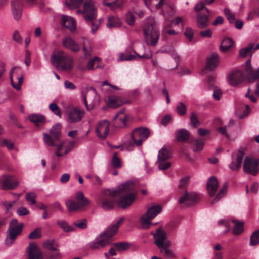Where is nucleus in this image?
<instances>
[{"label":"nucleus","instance_id":"obj_41","mask_svg":"<svg viewBox=\"0 0 259 259\" xmlns=\"http://www.w3.org/2000/svg\"><path fill=\"white\" fill-rule=\"evenodd\" d=\"M164 0H160L158 3L153 2V0H145V4L149 8L160 9L163 5Z\"/></svg>","mask_w":259,"mask_h":259},{"label":"nucleus","instance_id":"obj_30","mask_svg":"<svg viewBox=\"0 0 259 259\" xmlns=\"http://www.w3.org/2000/svg\"><path fill=\"white\" fill-rule=\"evenodd\" d=\"M196 18L198 27L204 28L207 26L208 20L207 15L202 13H199L197 15Z\"/></svg>","mask_w":259,"mask_h":259},{"label":"nucleus","instance_id":"obj_59","mask_svg":"<svg viewBox=\"0 0 259 259\" xmlns=\"http://www.w3.org/2000/svg\"><path fill=\"white\" fill-rule=\"evenodd\" d=\"M136 58V56L133 55H128L124 56L123 54L120 53L119 56V61H131Z\"/></svg>","mask_w":259,"mask_h":259},{"label":"nucleus","instance_id":"obj_33","mask_svg":"<svg viewBox=\"0 0 259 259\" xmlns=\"http://www.w3.org/2000/svg\"><path fill=\"white\" fill-rule=\"evenodd\" d=\"M65 204L68 210L70 211L77 210L83 207L80 203L72 200H67Z\"/></svg>","mask_w":259,"mask_h":259},{"label":"nucleus","instance_id":"obj_46","mask_svg":"<svg viewBox=\"0 0 259 259\" xmlns=\"http://www.w3.org/2000/svg\"><path fill=\"white\" fill-rule=\"evenodd\" d=\"M82 1L83 0H70L69 3L65 1V3L70 9H73L79 7Z\"/></svg>","mask_w":259,"mask_h":259},{"label":"nucleus","instance_id":"obj_35","mask_svg":"<svg viewBox=\"0 0 259 259\" xmlns=\"http://www.w3.org/2000/svg\"><path fill=\"white\" fill-rule=\"evenodd\" d=\"M76 199L77 202H79L84 207L90 204L89 200L85 197L81 191H78L76 193Z\"/></svg>","mask_w":259,"mask_h":259},{"label":"nucleus","instance_id":"obj_64","mask_svg":"<svg viewBox=\"0 0 259 259\" xmlns=\"http://www.w3.org/2000/svg\"><path fill=\"white\" fill-rule=\"evenodd\" d=\"M13 40L17 43H21L22 38L18 31H15L13 34Z\"/></svg>","mask_w":259,"mask_h":259},{"label":"nucleus","instance_id":"obj_39","mask_svg":"<svg viewBox=\"0 0 259 259\" xmlns=\"http://www.w3.org/2000/svg\"><path fill=\"white\" fill-rule=\"evenodd\" d=\"M228 185L227 183H225L221 190L219 192L213 200L211 202V204H213L218 202L222 198H223L226 194Z\"/></svg>","mask_w":259,"mask_h":259},{"label":"nucleus","instance_id":"obj_27","mask_svg":"<svg viewBox=\"0 0 259 259\" xmlns=\"http://www.w3.org/2000/svg\"><path fill=\"white\" fill-rule=\"evenodd\" d=\"M164 8L162 9L161 13L165 18V21L168 22L169 18L175 14V11L172 6L164 4Z\"/></svg>","mask_w":259,"mask_h":259},{"label":"nucleus","instance_id":"obj_26","mask_svg":"<svg viewBox=\"0 0 259 259\" xmlns=\"http://www.w3.org/2000/svg\"><path fill=\"white\" fill-rule=\"evenodd\" d=\"M126 0H104L103 4L107 6L111 10H114L117 8H121Z\"/></svg>","mask_w":259,"mask_h":259},{"label":"nucleus","instance_id":"obj_23","mask_svg":"<svg viewBox=\"0 0 259 259\" xmlns=\"http://www.w3.org/2000/svg\"><path fill=\"white\" fill-rule=\"evenodd\" d=\"M219 62V56L218 54L213 53L207 59L206 68L210 70H212L218 66Z\"/></svg>","mask_w":259,"mask_h":259},{"label":"nucleus","instance_id":"obj_14","mask_svg":"<svg viewBox=\"0 0 259 259\" xmlns=\"http://www.w3.org/2000/svg\"><path fill=\"white\" fill-rule=\"evenodd\" d=\"M110 123L107 120H103L98 122L96 127L97 136L100 139H105L108 134Z\"/></svg>","mask_w":259,"mask_h":259},{"label":"nucleus","instance_id":"obj_24","mask_svg":"<svg viewBox=\"0 0 259 259\" xmlns=\"http://www.w3.org/2000/svg\"><path fill=\"white\" fill-rule=\"evenodd\" d=\"M62 25L70 31H73L75 29V21L73 18L63 15L62 17Z\"/></svg>","mask_w":259,"mask_h":259},{"label":"nucleus","instance_id":"obj_13","mask_svg":"<svg viewBox=\"0 0 259 259\" xmlns=\"http://www.w3.org/2000/svg\"><path fill=\"white\" fill-rule=\"evenodd\" d=\"M67 115L69 122H77L82 119L84 112L79 108L70 107L67 110Z\"/></svg>","mask_w":259,"mask_h":259},{"label":"nucleus","instance_id":"obj_34","mask_svg":"<svg viewBox=\"0 0 259 259\" xmlns=\"http://www.w3.org/2000/svg\"><path fill=\"white\" fill-rule=\"evenodd\" d=\"M258 79H259V68L255 72H249L248 80L249 82H252L253 80ZM255 94L259 96V82L257 84Z\"/></svg>","mask_w":259,"mask_h":259},{"label":"nucleus","instance_id":"obj_29","mask_svg":"<svg viewBox=\"0 0 259 259\" xmlns=\"http://www.w3.org/2000/svg\"><path fill=\"white\" fill-rule=\"evenodd\" d=\"M130 103V101H123L121 97H116L115 98H110L109 100L108 105L109 107L113 108H116L121 106L124 103Z\"/></svg>","mask_w":259,"mask_h":259},{"label":"nucleus","instance_id":"obj_50","mask_svg":"<svg viewBox=\"0 0 259 259\" xmlns=\"http://www.w3.org/2000/svg\"><path fill=\"white\" fill-rule=\"evenodd\" d=\"M57 224L65 232H71L74 231V228L69 226L66 222L62 221H58Z\"/></svg>","mask_w":259,"mask_h":259},{"label":"nucleus","instance_id":"obj_1","mask_svg":"<svg viewBox=\"0 0 259 259\" xmlns=\"http://www.w3.org/2000/svg\"><path fill=\"white\" fill-rule=\"evenodd\" d=\"M135 187L133 181H128L119 186L116 190H106L101 195L98 203H101L103 209L110 210L113 208L114 198L122 195L117 201V205L119 207L124 209L130 206L135 200L136 193Z\"/></svg>","mask_w":259,"mask_h":259},{"label":"nucleus","instance_id":"obj_51","mask_svg":"<svg viewBox=\"0 0 259 259\" xmlns=\"http://www.w3.org/2000/svg\"><path fill=\"white\" fill-rule=\"evenodd\" d=\"M158 168L160 170H165L169 168L171 164L167 160H157Z\"/></svg>","mask_w":259,"mask_h":259},{"label":"nucleus","instance_id":"obj_19","mask_svg":"<svg viewBox=\"0 0 259 259\" xmlns=\"http://www.w3.org/2000/svg\"><path fill=\"white\" fill-rule=\"evenodd\" d=\"M22 2L19 0H12L11 6L13 16L15 20H18L21 17Z\"/></svg>","mask_w":259,"mask_h":259},{"label":"nucleus","instance_id":"obj_5","mask_svg":"<svg viewBox=\"0 0 259 259\" xmlns=\"http://www.w3.org/2000/svg\"><path fill=\"white\" fill-rule=\"evenodd\" d=\"M51 60L52 64L59 70L70 71L74 65L73 58L65 54L63 51H59L56 54H53Z\"/></svg>","mask_w":259,"mask_h":259},{"label":"nucleus","instance_id":"obj_38","mask_svg":"<svg viewBox=\"0 0 259 259\" xmlns=\"http://www.w3.org/2000/svg\"><path fill=\"white\" fill-rule=\"evenodd\" d=\"M170 157L169 151L165 147H163L159 150L157 160H167Z\"/></svg>","mask_w":259,"mask_h":259},{"label":"nucleus","instance_id":"obj_22","mask_svg":"<svg viewBox=\"0 0 259 259\" xmlns=\"http://www.w3.org/2000/svg\"><path fill=\"white\" fill-rule=\"evenodd\" d=\"M62 44L64 47L72 52H77L80 50L79 46L70 37L67 36L64 38Z\"/></svg>","mask_w":259,"mask_h":259},{"label":"nucleus","instance_id":"obj_31","mask_svg":"<svg viewBox=\"0 0 259 259\" xmlns=\"http://www.w3.org/2000/svg\"><path fill=\"white\" fill-rule=\"evenodd\" d=\"M234 41L231 38L224 39L220 46L221 51L224 53L228 52L233 46Z\"/></svg>","mask_w":259,"mask_h":259},{"label":"nucleus","instance_id":"obj_10","mask_svg":"<svg viewBox=\"0 0 259 259\" xmlns=\"http://www.w3.org/2000/svg\"><path fill=\"white\" fill-rule=\"evenodd\" d=\"M150 132L148 128L140 127L133 130L132 139L137 146L142 145L143 141H145L150 136Z\"/></svg>","mask_w":259,"mask_h":259},{"label":"nucleus","instance_id":"obj_15","mask_svg":"<svg viewBox=\"0 0 259 259\" xmlns=\"http://www.w3.org/2000/svg\"><path fill=\"white\" fill-rule=\"evenodd\" d=\"M244 153L242 150H239L235 156L232 155V162L229 165V168L233 171H237L241 167Z\"/></svg>","mask_w":259,"mask_h":259},{"label":"nucleus","instance_id":"obj_48","mask_svg":"<svg viewBox=\"0 0 259 259\" xmlns=\"http://www.w3.org/2000/svg\"><path fill=\"white\" fill-rule=\"evenodd\" d=\"M118 251H122L129 248L130 245L126 242H119L113 244Z\"/></svg>","mask_w":259,"mask_h":259},{"label":"nucleus","instance_id":"obj_36","mask_svg":"<svg viewBox=\"0 0 259 259\" xmlns=\"http://www.w3.org/2000/svg\"><path fill=\"white\" fill-rule=\"evenodd\" d=\"M120 25V20L116 16H109L107 26L111 28L113 27H117Z\"/></svg>","mask_w":259,"mask_h":259},{"label":"nucleus","instance_id":"obj_61","mask_svg":"<svg viewBox=\"0 0 259 259\" xmlns=\"http://www.w3.org/2000/svg\"><path fill=\"white\" fill-rule=\"evenodd\" d=\"M185 35L189 39V40L191 41L193 38L194 36V32L192 29L188 27L186 29L185 31Z\"/></svg>","mask_w":259,"mask_h":259},{"label":"nucleus","instance_id":"obj_62","mask_svg":"<svg viewBox=\"0 0 259 259\" xmlns=\"http://www.w3.org/2000/svg\"><path fill=\"white\" fill-rule=\"evenodd\" d=\"M17 214L20 216H23L29 213V210L25 207H20L17 210Z\"/></svg>","mask_w":259,"mask_h":259},{"label":"nucleus","instance_id":"obj_4","mask_svg":"<svg viewBox=\"0 0 259 259\" xmlns=\"http://www.w3.org/2000/svg\"><path fill=\"white\" fill-rule=\"evenodd\" d=\"M124 218H121L115 224L109 227L100 238H97L89 244V246L92 249H99L109 244L112 241V237L117 232L120 225L123 222Z\"/></svg>","mask_w":259,"mask_h":259},{"label":"nucleus","instance_id":"obj_28","mask_svg":"<svg viewBox=\"0 0 259 259\" xmlns=\"http://www.w3.org/2000/svg\"><path fill=\"white\" fill-rule=\"evenodd\" d=\"M82 45V50L84 52V58L85 59H89L91 57L92 52L91 42L89 39L83 38Z\"/></svg>","mask_w":259,"mask_h":259},{"label":"nucleus","instance_id":"obj_21","mask_svg":"<svg viewBox=\"0 0 259 259\" xmlns=\"http://www.w3.org/2000/svg\"><path fill=\"white\" fill-rule=\"evenodd\" d=\"M218 186L219 182L216 177H211L209 178L206 185V188L209 196L212 197L214 195Z\"/></svg>","mask_w":259,"mask_h":259},{"label":"nucleus","instance_id":"obj_37","mask_svg":"<svg viewBox=\"0 0 259 259\" xmlns=\"http://www.w3.org/2000/svg\"><path fill=\"white\" fill-rule=\"evenodd\" d=\"M120 115H122V116L119 117V120L122 123L123 125L125 126L126 121L130 119V116L129 115L124 113V109H122L115 115L114 120L116 119Z\"/></svg>","mask_w":259,"mask_h":259},{"label":"nucleus","instance_id":"obj_63","mask_svg":"<svg viewBox=\"0 0 259 259\" xmlns=\"http://www.w3.org/2000/svg\"><path fill=\"white\" fill-rule=\"evenodd\" d=\"M2 145L6 146L9 150H12L14 147L13 142L9 140H4L2 143Z\"/></svg>","mask_w":259,"mask_h":259},{"label":"nucleus","instance_id":"obj_56","mask_svg":"<svg viewBox=\"0 0 259 259\" xmlns=\"http://www.w3.org/2000/svg\"><path fill=\"white\" fill-rule=\"evenodd\" d=\"M49 108L50 110L56 115L61 117V112L60 110L58 107V106L54 103H51L50 106Z\"/></svg>","mask_w":259,"mask_h":259},{"label":"nucleus","instance_id":"obj_3","mask_svg":"<svg viewBox=\"0 0 259 259\" xmlns=\"http://www.w3.org/2000/svg\"><path fill=\"white\" fill-rule=\"evenodd\" d=\"M61 125L60 123H57L54 125L51 130V136L47 134H43L44 140L46 144L52 146H55L57 148L56 155L58 157H62L66 155L69 151V149H66L64 153H61V151L65 144V142L60 141L59 144L55 143V141H59L61 134Z\"/></svg>","mask_w":259,"mask_h":259},{"label":"nucleus","instance_id":"obj_58","mask_svg":"<svg viewBox=\"0 0 259 259\" xmlns=\"http://www.w3.org/2000/svg\"><path fill=\"white\" fill-rule=\"evenodd\" d=\"M190 120L191 125L195 128L199 125L200 122L195 113H192L190 116Z\"/></svg>","mask_w":259,"mask_h":259},{"label":"nucleus","instance_id":"obj_18","mask_svg":"<svg viewBox=\"0 0 259 259\" xmlns=\"http://www.w3.org/2000/svg\"><path fill=\"white\" fill-rule=\"evenodd\" d=\"M244 79V74L241 71L238 70L230 75L228 78V81L232 86L235 87L241 83Z\"/></svg>","mask_w":259,"mask_h":259},{"label":"nucleus","instance_id":"obj_53","mask_svg":"<svg viewBox=\"0 0 259 259\" xmlns=\"http://www.w3.org/2000/svg\"><path fill=\"white\" fill-rule=\"evenodd\" d=\"M112 165L114 168H119L121 166V161L120 159L117 157V154L115 153L112 157Z\"/></svg>","mask_w":259,"mask_h":259},{"label":"nucleus","instance_id":"obj_7","mask_svg":"<svg viewBox=\"0 0 259 259\" xmlns=\"http://www.w3.org/2000/svg\"><path fill=\"white\" fill-rule=\"evenodd\" d=\"M23 227V224L20 223L18 225L17 219H13L11 221L7 231V236L5 241L6 246H11L14 243L17 237L21 234Z\"/></svg>","mask_w":259,"mask_h":259},{"label":"nucleus","instance_id":"obj_55","mask_svg":"<svg viewBox=\"0 0 259 259\" xmlns=\"http://www.w3.org/2000/svg\"><path fill=\"white\" fill-rule=\"evenodd\" d=\"M224 13L230 23H234L235 21V15L231 12L229 9H225Z\"/></svg>","mask_w":259,"mask_h":259},{"label":"nucleus","instance_id":"obj_43","mask_svg":"<svg viewBox=\"0 0 259 259\" xmlns=\"http://www.w3.org/2000/svg\"><path fill=\"white\" fill-rule=\"evenodd\" d=\"M233 222L235 223L233 229V234L236 235L240 234L243 231L244 223L236 221H233Z\"/></svg>","mask_w":259,"mask_h":259},{"label":"nucleus","instance_id":"obj_44","mask_svg":"<svg viewBox=\"0 0 259 259\" xmlns=\"http://www.w3.org/2000/svg\"><path fill=\"white\" fill-rule=\"evenodd\" d=\"M259 243V230L254 232L250 238L249 244L255 246Z\"/></svg>","mask_w":259,"mask_h":259},{"label":"nucleus","instance_id":"obj_52","mask_svg":"<svg viewBox=\"0 0 259 259\" xmlns=\"http://www.w3.org/2000/svg\"><path fill=\"white\" fill-rule=\"evenodd\" d=\"M41 228H37L33 230L32 232H31L28 238L30 239H36L40 238L41 237Z\"/></svg>","mask_w":259,"mask_h":259},{"label":"nucleus","instance_id":"obj_20","mask_svg":"<svg viewBox=\"0 0 259 259\" xmlns=\"http://www.w3.org/2000/svg\"><path fill=\"white\" fill-rule=\"evenodd\" d=\"M28 259L40 258L41 252L35 243H30L28 248Z\"/></svg>","mask_w":259,"mask_h":259},{"label":"nucleus","instance_id":"obj_42","mask_svg":"<svg viewBox=\"0 0 259 259\" xmlns=\"http://www.w3.org/2000/svg\"><path fill=\"white\" fill-rule=\"evenodd\" d=\"M253 49V44H249L247 47L239 51V55L241 57H245L248 55H251Z\"/></svg>","mask_w":259,"mask_h":259},{"label":"nucleus","instance_id":"obj_54","mask_svg":"<svg viewBox=\"0 0 259 259\" xmlns=\"http://www.w3.org/2000/svg\"><path fill=\"white\" fill-rule=\"evenodd\" d=\"M74 225L77 228L80 229H84L87 228V220H79L74 222Z\"/></svg>","mask_w":259,"mask_h":259},{"label":"nucleus","instance_id":"obj_45","mask_svg":"<svg viewBox=\"0 0 259 259\" xmlns=\"http://www.w3.org/2000/svg\"><path fill=\"white\" fill-rule=\"evenodd\" d=\"M193 145L194 148L193 151L195 152H199L203 149V145L204 144V141L202 139H197L193 141Z\"/></svg>","mask_w":259,"mask_h":259},{"label":"nucleus","instance_id":"obj_32","mask_svg":"<svg viewBox=\"0 0 259 259\" xmlns=\"http://www.w3.org/2000/svg\"><path fill=\"white\" fill-rule=\"evenodd\" d=\"M190 137L189 132L186 129H181L176 133V138L178 141L184 142Z\"/></svg>","mask_w":259,"mask_h":259},{"label":"nucleus","instance_id":"obj_6","mask_svg":"<svg viewBox=\"0 0 259 259\" xmlns=\"http://www.w3.org/2000/svg\"><path fill=\"white\" fill-rule=\"evenodd\" d=\"M145 41L148 45L155 46L159 38V32L157 29L153 18H148L144 27Z\"/></svg>","mask_w":259,"mask_h":259},{"label":"nucleus","instance_id":"obj_12","mask_svg":"<svg viewBox=\"0 0 259 259\" xmlns=\"http://www.w3.org/2000/svg\"><path fill=\"white\" fill-rule=\"evenodd\" d=\"M11 84L16 90L19 91L23 83V75L21 69L17 67H14L10 72Z\"/></svg>","mask_w":259,"mask_h":259},{"label":"nucleus","instance_id":"obj_11","mask_svg":"<svg viewBox=\"0 0 259 259\" xmlns=\"http://www.w3.org/2000/svg\"><path fill=\"white\" fill-rule=\"evenodd\" d=\"M243 169L245 172L256 176L259 172V159L246 157L244 160Z\"/></svg>","mask_w":259,"mask_h":259},{"label":"nucleus","instance_id":"obj_17","mask_svg":"<svg viewBox=\"0 0 259 259\" xmlns=\"http://www.w3.org/2000/svg\"><path fill=\"white\" fill-rule=\"evenodd\" d=\"M199 199L200 197L196 193L194 192L188 193V192L186 191L180 198L179 203L182 204L184 202H186L188 205H190L194 203L197 202Z\"/></svg>","mask_w":259,"mask_h":259},{"label":"nucleus","instance_id":"obj_40","mask_svg":"<svg viewBox=\"0 0 259 259\" xmlns=\"http://www.w3.org/2000/svg\"><path fill=\"white\" fill-rule=\"evenodd\" d=\"M45 247L48 249L52 251H55L56 253V256H59V253L58 251L57 245L55 244V241L54 240H51L47 241L45 244Z\"/></svg>","mask_w":259,"mask_h":259},{"label":"nucleus","instance_id":"obj_8","mask_svg":"<svg viewBox=\"0 0 259 259\" xmlns=\"http://www.w3.org/2000/svg\"><path fill=\"white\" fill-rule=\"evenodd\" d=\"M161 211V207L159 205H153L149 207L146 213L141 217L140 221L142 227L145 229L149 228L152 225L150 221Z\"/></svg>","mask_w":259,"mask_h":259},{"label":"nucleus","instance_id":"obj_9","mask_svg":"<svg viewBox=\"0 0 259 259\" xmlns=\"http://www.w3.org/2000/svg\"><path fill=\"white\" fill-rule=\"evenodd\" d=\"M83 11L77 10L76 13L82 14L84 19L87 21H92L96 18L97 12L93 0L85 1L83 5Z\"/></svg>","mask_w":259,"mask_h":259},{"label":"nucleus","instance_id":"obj_2","mask_svg":"<svg viewBox=\"0 0 259 259\" xmlns=\"http://www.w3.org/2000/svg\"><path fill=\"white\" fill-rule=\"evenodd\" d=\"M151 234L154 239V243L164 257L172 258L176 256L175 252L170 248L171 242L167 239V234L161 227L157 228L155 233L151 232Z\"/></svg>","mask_w":259,"mask_h":259},{"label":"nucleus","instance_id":"obj_47","mask_svg":"<svg viewBox=\"0 0 259 259\" xmlns=\"http://www.w3.org/2000/svg\"><path fill=\"white\" fill-rule=\"evenodd\" d=\"M176 110L179 115L182 116L186 113L187 108L183 103L179 102L176 106Z\"/></svg>","mask_w":259,"mask_h":259},{"label":"nucleus","instance_id":"obj_16","mask_svg":"<svg viewBox=\"0 0 259 259\" xmlns=\"http://www.w3.org/2000/svg\"><path fill=\"white\" fill-rule=\"evenodd\" d=\"M3 188L6 190H14L19 185V182L11 175H4L2 178Z\"/></svg>","mask_w":259,"mask_h":259},{"label":"nucleus","instance_id":"obj_57","mask_svg":"<svg viewBox=\"0 0 259 259\" xmlns=\"http://www.w3.org/2000/svg\"><path fill=\"white\" fill-rule=\"evenodd\" d=\"M126 21L128 24L130 25H134L135 23V17L133 13L131 12L127 13L125 16Z\"/></svg>","mask_w":259,"mask_h":259},{"label":"nucleus","instance_id":"obj_49","mask_svg":"<svg viewBox=\"0 0 259 259\" xmlns=\"http://www.w3.org/2000/svg\"><path fill=\"white\" fill-rule=\"evenodd\" d=\"M25 198L30 205L36 203V194L34 192L28 193L26 194Z\"/></svg>","mask_w":259,"mask_h":259},{"label":"nucleus","instance_id":"obj_60","mask_svg":"<svg viewBox=\"0 0 259 259\" xmlns=\"http://www.w3.org/2000/svg\"><path fill=\"white\" fill-rule=\"evenodd\" d=\"M222 95V92L220 89L215 87L213 89V97L214 99L220 100Z\"/></svg>","mask_w":259,"mask_h":259},{"label":"nucleus","instance_id":"obj_25","mask_svg":"<svg viewBox=\"0 0 259 259\" xmlns=\"http://www.w3.org/2000/svg\"><path fill=\"white\" fill-rule=\"evenodd\" d=\"M28 118L37 126L44 125L46 122L45 116L40 114H31Z\"/></svg>","mask_w":259,"mask_h":259}]
</instances>
